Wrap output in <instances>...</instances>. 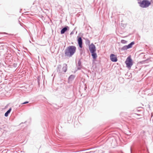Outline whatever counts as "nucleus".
I'll return each mask as SVG.
<instances>
[{
	"label": "nucleus",
	"mask_w": 153,
	"mask_h": 153,
	"mask_svg": "<svg viewBox=\"0 0 153 153\" xmlns=\"http://www.w3.org/2000/svg\"><path fill=\"white\" fill-rule=\"evenodd\" d=\"M76 48L75 46H70L65 50V56L68 57H71L75 53Z\"/></svg>",
	"instance_id": "f257e3e1"
},
{
	"label": "nucleus",
	"mask_w": 153,
	"mask_h": 153,
	"mask_svg": "<svg viewBox=\"0 0 153 153\" xmlns=\"http://www.w3.org/2000/svg\"><path fill=\"white\" fill-rule=\"evenodd\" d=\"M139 6L142 8H146L150 6L151 4V2L148 0H143L138 2Z\"/></svg>",
	"instance_id": "f03ea898"
},
{
	"label": "nucleus",
	"mask_w": 153,
	"mask_h": 153,
	"mask_svg": "<svg viewBox=\"0 0 153 153\" xmlns=\"http://www.w3.org/2000/svg\"><path fill=\"white\" fill-rule=\"evenodd\" d=\"M125 63L128 68H130L133 65L132 60L131 58V56H128L126 59Z\"/></svg>",
	"instance_id": "7ed1b4c3"
},
{
	"label": "nucleus",
	"mask_w": 153,
	"mask_h": 153,
	"mask_svg": "<svg viewBox=\"0 0 153 153\" xmlns=\"http://www.w3.org/2000/svg\"><path fill=\"white\" fill-rule=\"evenodd\" d=\"M135 44L134 41L131 42L128 45H126L123 46L121 49L122 51L126 50L128 49L131 48L132 47V46Z\"/></svg>",
	"instance_id": "20e7f679"
},
{
	"label": "nucleus",
	"mask_w": 153,
	"mask_h": 153,
	"mask_svg": "<svg viewBox=\"0 0 153 153\" xmlns=\"http://www.w3.org/2000/svg\"><path fill=\"white\" fill-rule=\"evenodd\" d=\"M89 48L91 53L96 51V50L95 46L93 43H92L90 45H89Z\"/></svg>",
	"instance_id": "39448f33"
},
{
	"label": "nucleus",
	"mask_w": 153,
	"mask_h": 153,
	"mask_svg": "<svg viewBox=\"0 0 153 153\" xmlns=\"http://www.w3.org/2000/svg\"><path fill=\"white\" fill-rule=\"evenodd\" d=\"M77 41L79 47L82 48V40L81 37L77 36Z\"/></svg>",
	"instance_id": "423d86ee"
},
{
	"label": "nucleus",
	"mask_w": 153,
	"mask_h": 153,
	"mask_svg": "<svg viewBox=\"0 0 153 153\" xmlns=\"http://www.w3.org/2000/svg\"><path fill=\"white\" fill-rule=\"evenodd\" d=\"M110 60L113 62H116L117 61V56L114 54H111L110 56Z\"/></svg>",
	"instance_id": "0eeeda50"
},
{
	"label": "nucleus",
	"mask_w": 153,
	"mask_h": 153,
	"mask_svg": "<svg viewBox=\"0 0 153 153\" xmlns=\"http://www.w3.org/2000/svg\"><path fill=\"white\" fill-rule=\"evenodd\" d=\"M69 27L68 26H65L61 30V34H62L64 33L67 31L69 30Z\"/></svg>",
	"instance_id": "6e6552de"
},
{
	"label": "nucleus",
	"mask_w": 153,
	"mask_h": 153,
	"mask_svg": "<svg viewBox=\"0 0 153 153\" xmlns=\"http://www.w3.org/2000/svg\"><path fill=\"white\" fill-rule=\"evenodd\" d=\"M67 70V65L65 64L64 63L63 65V67L62 68L61 71H62V73L63 72L64 73H65L66 72Z\"/></svg>",
	"instance_id": "1a4fd4ad"
},
{
	"label": "nucleus",
	"mask_w": 153,
	"mask_h": 153,
	"mask_svg": "<svg viewBox=\"0 0 153 153\" xmlns=\"http://www.w3.org/2000/svg\"><path fill=\"white\" fill-rule=\"evenodd\" d=\"M91 53V56H92L93 58L94 59H96L97 57V55L96 52H92Z\"/></svg>",
	"instance_id": "9d476101"
},
{
	"label": "nucleus",
	"mask_w": 153,
	"mask_h": 153,
	"mask_svg": "<svg viewBox=\"0 0 153 153\" xmlns=\"http://www.w3.org/2000/svg\"><path fill=\"white\" fill-rule=\"evenodd\" d=\"M12 110L11 108H10L5 113L4 116L5 117H7L9 114L10 113Z\"/></svg>",
	"instance_id": "9b49d317"
},
{
	"label": "nucleus",
	"mask_w": 153,
	"mask_h": 153,
	"mask_svg": "<svg viewBox=\"0 0 153 153\" xmlns=\"http://www.w3.org/2000/svg\"><path fill=\"white\" fill-rule=\"evenodd\" d=\"M61 66L60 65H58L56 68L57 72H58L59 73H62V71H61Z\"/></svg>",
	"instance_id": "f8f14e48"
},
{
	"label": "nucleus",
	"mask_w": 153,
	"mask_h": 153,
	"mask_svg": "<svg viewBox=\"0 0 153 153\" xmlns=\"http://www.w3.org/2000/svg\"><path fill=\"white\" fill-rule=\"evenodd\" d=\"M74 76L73 75H70L68 77V80L71 81L73 80L74 78Z\"/></svg>",
	"instance_id": "ddd939ff"
},
{
	"label": "nucleus",
	"mask_w": 153,
	"mask_h": 153,
	"mask_svg": "<svg viewBox=\"0 0 153 153\" xmlns=\"http://www.w3.org/2000/svg\"><path fill=\"white\" fill-rule=\"evenodd\" d=\"M80 51V53L81 55H83V56H84L85 55V52L81 48L79 49Z\"/></svg>",
	"instance_id": "4468645a"
},
{
	"label": "nucleus",
	"mask_w": 153,
	"mask_h": 153,
	"mask_svg": "<svg viewBox=\"0 0 153 153\" xmlns=\"http://www.w3.org/2000/svg\"><path fill=\"white\" fill-rule=\"evenodd\" d=\"M81 64H82V62H81V59H79L78 61L77 66H82V65Z\"/></svg>",
	"instance_id": "2eb2a0df"
},
{
	"label": "nucleus",
	"mask_w": 153,
	"mask_h": 153,
	"mask_svg": "<svg viewBox=\"0 0 153 153\" xmlns=\"http://www.w3.org/2000/svg\"><path fill=\"white\" fill-rule=\"evenodd\" d=\"M127 41H126L125 40H123V39H122L121 41V42L123 44H126L127 43Z\"/></svg>",
	"instance_id": "dca6fc26"
},
{
	"label": "nucleus",
	"mask_w": 153,
	"mask_h": 153,
	"mask_svg": "<svg viewBox=\"0 0 153 153\" xmlns=\"http://www.w3.org/2000/svg\"><path fill=\"white\" fill-rule=\"evenodd\" d=\"M86 43L87 44H88L89 45H90V40L88 39H87L86 41Z\"/></svg>",
	"instance_id": "f3484780"
},
{
	"label": "nucleus",
	"mask_w": 153,
	"mask_h": 153,
	"mask_svg": "<svg viewBox=\"0 0 153 153\" xmlns=\"http://www.w3.org/2000/svg\"><path fill=\"white\" fill-rule=\"evenodd\" d=\"M82 66H77V70H80L82 68Z\"/></svg>",
	"instance_id": "a211bd4d"
},
{
	"label": "nucleus",
	"mask_w": 153,
	"mask_h": 153,
	"mask_svg": "<svg viewBox=\"0 0 153 153\" xmlns=\"http://www.w3.org/2000/svg\"><path fill=\"white\" fill-rule=\"evenodd\" d=\"M29 102L28 101H26L25 102H24L21 103V105H23V104H27Z\"/></svg>",
	"instance_id": "6ab92c4d"
},
{
	"label": "nucleus",
	"mask_w": 153,
	"mask_h": 153,
	"mask_svg": "<svg viewBox=\"0 0 153 153\" xmlns=\"http://www.w3.org/2000/svg\"><path fill=\"white\" fill-rule=\"evenodd\" d=\"M37 82L38 83L39 85V77H38V78L37 79Z\"/></svg>",
	"instance_id": "aec40b11"
},
{
	"label": "nucleus",
	"mask_w": 153,
	"mask_h": 153,
	"mask_svg": "<svg viewBox=\"0 0 153 153\" xmlns=\"http://www.w3.org/2000/svg\"><path fill=\"white\" fill-rule=\"evenodd\" d=\"M130 152H131V153H132V149L131 147H130Z\"/></svg>",
	"instance_id": "412c9836"
},
{
	"label": "nucleus",
	"mask_w": 153,
	"mask_h": 153,
	"mask_svg": "<svg viewBox=\"0 0 153 153\" xmlns=\"http://www.w3.org/2000/svg\"><path fill=\"white\" fill-rule=\"evenodd\" d=\"M74 33V31H72L70 33V35H72V34H73Z\"/></svg>",
	"instance_id": "4be33fe9"
},
{
	"label": "nucleus",
	"mask_w": 153,
	"mask_h": 153,
	"mask_svg": "<svg viewBox=\"0 0 153 153\" xmlns=\"http://www.w3.org/2000/svg\"><path fill=\"white\" fill-rule=\"evenodd\" d=\"M13 65H14V67H16V64H13Z\"/></svg>",
	"instance_id": "5701e85b"
},
{
	"label": "nucleus",
	"mask_w": 153,
	"mask_h": 153,
	"mask_svg": "<svg viewBox=\"0 0 153 153\" xmlns=\"http://www.w3.org/2000/svg\"><path fill=\"white\" fill-rule=\"evenodd\" d=\"M20 25L21 26H22V25H23V24L22 23L21 24L20 23Z\"/></svg>",
	"instance_id": "b1692460"
},
{
	"label": "nucleus",
	"mask_w": 153,
	"mask_h": 153,
	"mask_svg": "<svg viewBox=\"0 0 153 153\" xmlns=\"http://www.w3.org/2000/svg\"><path fill=\"white\" fill-rule=\"evenodd\" d=\"M9 56H12V55H11V54H10Z\"/></svg>",
	"instance_id": "393cba45"
},
{
	"label": "nucleus",
	"mask_w": 153,
	"mask_h": 153,
	"mask_svg": "<svg viewBox=\"0 0 153 153\" xmlns=\"http://www.w3.org/2000/svg\"><path fill=\"white\" fill-rule=\"evenodd\" d=\"M86 88H87V87H85V90Z\"/></svg>",
	"instance_id": "a878e982"
},
{
	"label": "nucleus",
	"mask_w": 153,
	"mask_h": 153,
	"mask_svg": "<svg viewBox=\"0 0 153 153\" xmlns=\"http://www.w3.org/2000/svg\"><path fill=\"white\" fill-rule=\"evenodd\" d=\"M4 33V34H7V33Z\"/></svg>",
	"instance_id": "bb28decb"
},
{
	"label": "nucleus",
	"mask_w": 153,
	"mask_h": 153,
	"mask_svg": "<svg viewBox=\"0 0 153 153\" xmlns=\"http://www.w3.org/2000/svg\"><path fill=\"white\" fill-rule=\"evenodd\" d=\"M148 149H147V152H148Z\"/></svg>",
	"instance_id": "cd10ccee"
},
{
	"label": "nucleus",
	"mask_w": 153,
	"mask_h": 153,
	"mask_svg": "<svg viewBox=\"0 0 153 153\" xmlns=\"http://www.w3.org/2000/svg\"><path fill=\"white\" fill-rule=\"evenodd\" d=\"M88 153V152H86V153Z\"/></svg>",
	"instance_id": "c85d7f7f"
},
{
	"label": "nucleus",
	"mask_w": 153,
	"mask_h": 153,
	"mask_svg": "<svg viewBox=\"0 0 153 153\" xmlns=\"http://www.w3.org/2000/svg\"><path fill=\"white\" fill-rule=\"evenodd\" d=\"M1 124V122H0V124Z\"/></svg>",
	"instance_id": "c756f323"
}]
</instances>
